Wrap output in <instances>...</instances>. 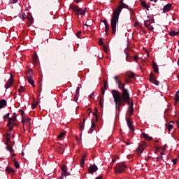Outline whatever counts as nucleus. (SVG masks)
<instances>
[{"label":"nucleus","instance_id":"f257e3e1","mask_svg":"<svg viewBox=\"0 0 179 179\" xmlns=\"http://www.w3.org/2000/svg\"><path fill=\"white\" fill-rule=\"evenodd\" d=\"M124 8L129 9V6L124 3V0H121L120 1V5L115 9H113V13L110 20L112 34H115V33H117V26H118L120 15H121V10Z\"/></svg>","mask_w":179,"mask_h":179},{"label":"nucleus","instance_id":"f03ea898","mask_svg":"<svg viewBox=\"0 0 179 179\" xmlns=\"http://www.w3.org/2000/svg\"><path fill=\"white\" fill-rule=\"evenodd\" d=\"M116 83L118 85V87L122 90V93L117 90H113L111 91L113 97L115 96H118L120 99H126L127 100H131V95L128 89L125 88V83H122L121 81L116 80Z\"/></svg>","mask_w":179,"mask_h":179},{"label":"nucleus","instance_id":"7ed1b4c3","mask_svg":"<svg viewBox=\"0 0 179 179\" xmlns=\"http://www.w3.org/2000/svg\"><path fill=\"white\" fill-rule=\"evenodd\" d=\"M113 99L115 104L116 111H117V114H119L120 111L121 110L120 107L125 106V104H129V99L121 98V96H119V95L113 96Z\"/></svg>","mask_w":179,"mask_h":179},{"label":"nucleus","instance_id":"20e7f679","mask_svg":"<svg viewBox=\"0 0 179 179\" xmlns=\"http://www.w3.org/2000/svg\"><path fill=\"white\" fill-rule=\"evenodd\" d=\"M70 9H71V10H73L74 12V13L76 16H79V15H80L81 16H83L86 13L87 8H85V10H83V9L80 8L79 7V6L71 4Z\"/></svg>","mask_w":179,"mask_h":179},{"label":"nucleus","instance_id":"39448f33","mask_svg":"<svg viewBox=\"0 0 179 179\" xmlns=\"http://www.w3.org/2000/svg\"><path fill=\"white\" fill-rule=\"evenodd\" d=\"M125 169H127V165L124 163H119L115 166V172L116 174H121L125 171Z\"/></svg>","mask_w":179,"mask_h":179},{"label":"nucleus","instance_id":"423d86ee","mask_svg":"<svg viewBox=\"0 0 179 179\" xmlns=\"http://www.w3.org/2000/svg\"><path fill=\"white\" fill-rule=\"evenodd\" d=\"M26 75L29 83H30V85H31L33 87H36V85L34 84V80H33V71L31 70H28L26 73Z\"/></svg>","mask_w":179,"mask_h":179},{"label":"nucleus","instance_id":"0eeeda50","mask_svg":"<svg viewBox=\"0 0 179 179\" xmlns=\"http://www.w3.org/2000/svg\"><path fill=\"white\" fill-rule=\"evenodd\" d=\"M61 169H62V176L59 178V179H64V177H68V176L71 175L66 170V166L63 165Z\"/></svg>","mask_w":179,"mask_h":179},{"label":"nucleus","instance_id":"6e6552de","mask_svg":"<svg viewBox=\"0 0 179 179\" xmlns=\"http://www.w3.org/2000/svg\"><path fill=\"white\" fill-rule=\"evenodd\" d=\"M13 82H14V80H13V74H12V73H10V77L9 80L7 81V83H6V85H5L6 89H9V87H10L11 86H13Z\"/></svg>","mask_w":179,"mask_h":179},{"label":"nucleus","instance_id":"1a4fd4ad","mask_svg":"<svg viewBox=\"0 0 179 179\" xmlns=\"http://www.w3.org/2000/svg\"><path fill=\"white\" fill-rule=\"evenodd\" d=\"M97 170H99V168L97 167V166L96 165H91L89 168H88V171L90 174H93L94 173H96V171H97Z\"/></svg>","mask_w":179,"mask_h":179},{"label":"nucleus","instance_id":"9d476101","mask_svg":"<svg viewBox=\"0 0 179 179\" xmlns=\"http://www.w3.org/2000/svg\"><path fill=\"white\" fill-rule=\"evenodd\" d=\"M9 143H10V138H6V150H8V152H10V153H12V152H13V149L12 148H10V145H9Z\"/></svg>","mask_w":179,"mask_h":179},{"label":"nucleus","instance_id":"9b49d317","mask_svg":"<svg viewBox=\"0 0 179 179\" xmlns=\"http://www.w3.org/2000/svg\"><path fill=\"white\" fill-rule=\"evenodd\" d=\"M55 150L57 152V153H59V155H62V153L65 152V148H63L61 147V145H57L55 146Z\"/></svg>","mask_w":179,"mask_h":179},{"label":"nucleus","instance_id":"f8f14e48","mask_svg":"<svg viewBox=\"0 0 179 179\" xmlns=\"http://www.w3.org/2000/svg\"><path fill=\"white\" fill-rule=\"evenodd\" d=\"M170 10H171V3H168L164 6V8H163L164 13L170 12Z\"/></svg>","mask_w":179,"mask_h":179},{"label":"nucleus","instance_id":"ddd939ff","mask_svg":"<svg viewBox=\"0 0 179 179\" xmlns=\"http://www.w3.org/2000/svg\"><path fill=\"white\" fill-rule=\"evenodd\" d=\"M23 123L27 124V125H30V121L31 119L24 115V112H23Z\"/></svg>","mask_w":179,"mask_h":179},{"label":"nucleus","instance_id":"4468645a","mask_svg":"<svg viewBox=\"0 0 179 179\" xmlns=\"http://www.w3.org/2000/svg\"><path fill=\"white\" fill-rule=\"evenodd\" d=\"M129 113L130 115H132L134 114V102H131V99H129Z\"/></svg>","mask_w":179,"mask_h":179},{"label":"nucleus","instance_id":"2eb2a0df","mask_svg":"<svg viewBox=\"0 0 179 179\" xmlns=\"http://www.w3.org/2000/svg\"><path fill=\"white\" fill-rule=\"evenodd\" d=\"M143 150H145V148H143V146L139 145L136 149V152L138 156H141L142 153H143Z\"/></svg>","mask_w":179,"mask_h":179},{"label":"nucleus","instance_id":"dca6fc26","mask_svg":"<svg viewBox=\"0 0 179 179\" xmlns=\"http://www.w3.org/2000/svg\"><path fill=\"white\" fill-rule=\"evenodd\" d=\"M127 122L129 129L134 132L135 129H134V125L132 124V122H131V119H127Z\"/></svg>","mask_w":179,"mask_h":179},{"label":"nucleus","instance_id":"f3484780","mask_svg":"<svg viewBox=\"0 0 179 179\" xmlns=\"http://www.w3.org/2000/svg\"><path fill=\"white\" fill-rule=\"evenodd\" d=\"M152 68L154 72H155L156 73H159V66H157V64H156V62H152Z\"/></svg>","mask_w":179,"mask_h":179},{"label":"nucleus","instance_id":"a211bd4d","mask_svg":"<svg viewBox=\"0 0 179 179\" xmlns=\"http://www.w3.org/2000/svg\"><path fill=\"white\" fill-rule=\"evenodd\" d=\"M6 171H7V173H8V174H15V170L12 168H10V166H7L6 168Z\"/></svg>","mask_w":179,"mask_h":179},{"label":"nucleus","instance_id":"6ab92c4d","mask_svg":"<svg viewBox=\"0 0 179 179\" xmlns=\"http://www.w3.org/2000/svg\"><path fill=\"white\" fill-rule=\"evenodd\" d=\"M3 107H6V100L2 99L0 101V110H2Z\"/></svg>","mask_w":179,"mask_h":179},{"label":"nucleus","instance_id":"aec40b11","mask_svg":"<svg viewBox=\"0 0 179 179\" xmlns=\"http://www.w3.org/2000/svg\"><path fill=\"white\" fill-rule=\"evenodd\" d=\"M142 136L145 139V141H152L153 139V137L149 136L146 133H143Z\"/></svg>","mask_w":179,"mask_h":179},{"label":"nucleus","instance_id":"412c9836","mask_svg":"<svg viewBox=\"0 0 179 179\" xmlns=\"http://www.w3.org/2000/svg\"><path fill=\"white\" fill-rule=\"evenodd\" d=\"M32 59L34 64H37V62H38V56L37 55V52H34V55L32 56Z\"/></svg>","mask_w":179,"mask_h":179},{"label":"nucleus","instance_id":"4be33fe9","mask_svg":"<svg viewBox=\"0 0 179 179\" xmlns=\"http://www.w3.org/2000/svg\"><path fill=\"white\" fill-rule=\"evenodd\" d=\"M152 23H153V20H152V19L147 20L144 21V24H145V27L150 26L152 24Z\"/></svg>","mask_w":179,"mask_h":179},{"label":"nucleus","instance_id":"5701e85b","mask_svg":"<svg viewBox=\"0 0 179 179\" xmlns=\"http://www.w3.org/2000/svg\"><path fill=\"white\" fill-rule=\"evenodd\" d=\"M85 122H86V119H83V123H79V129L80 131H83L85 129Z\"/></svg>","mask_w":179,"mask_h":179},{"label":"nucleus","instance_id":"b1692460","mask_svg":"<svg viewBox=\"0 0 179 179\" xmlns=\"http://www.w3.org/2000/svg\"><path fill=\"white\" fill-rule=\"evenodd\" d=\"M133 58L134 57L130 55L129 53H126V61H127V62H131Z\"/></svg>","mask_w":179,"mask_h":179},{"label":"nucleus","instance_id":"393cba45","mask_svg":"<svg viewBox=\"0 0 179 179\" xmlns=\"http://www.w3.org/2000/svg\"><path fill=\"white\" fill-rule=\"evenodd\" d=\"M173 125H174V122L173 121H171L168 125L166 126V128L169 129V131H170L171 130L173 129Z\"/></svg>","mask_w":179,"mask_h":179},{"label":"nucleus","instance_id":"a878e982","mask_svg":"<svg viewBox=\"0 0 179 179\" xmlns=\"http://www.w3.org/2000/svg\"><path fill=\"white\" fill-rule=\"evenodd\" d=\"M141 6L147 10H149V8H150V6L148 5L145 1H141Z\"/></svg>","mask_w":179,"mask_h":179},{"label":"nucleus","instance_id":"bb28decb","mask_svg":"<svg viewBox=\"0 0 179 179\" xmlns=\"http://www.w3.org/2000/svg\"><path fill=\"white\" fill-rule=\"evenodd\" d=\"M15 120H16V117H14L13 118L9 117L7 126L10 127V125H12V121H15Z\"/></svg>","mask_w":179,"mask_h":179},{"label":"nucleus","instance_id":"cd10ccee","mask_svg":"<svg viewBox=\"0 0 179 179\" xmlns=\"http://www.w3.org/2000/svg\"><path fill=\"white\" fill-rule=\"evenodd\" d=\"M175 101H176V104H178V101H179V91L176 92V93Z\"/></svg>","mask_w":179,"mask_h":179},{"label":"nucleus","instance_id":"c85d7f7f","mask_svg":"<svg viewBox=\"0 0 179 179\" xmlns=\"http://www.w3.org/2000/svg\"><path fill=\"white\" fill-rule=\"evenodd\" d=\"M156 79V76H155V74H153V73H151L150 75V82H153V80H155Z\"/></svg>","mask_w":179,"mask_h":179},{"label":"nucleus","instance_id":"c756f323","mask_svg":"<svg viewBox=\"0 0 179 179\" xmlns=\"http://www.w3.org/2000/svg\"><path fill=\"white\" fill-rule=\"evenodd\" d=\"M108 30H110V25L108 24H105V32L107 36V33H108Z\"/></svg>","mask_w":179,"mask_h":179},{"label":"nucleus","instance_id":"7c9ffc66","mask_svg":"<svg viewBox=\"0 0 179 179\" xmlns=\"http://www.w3.org/2000/svg\"><path fill=\"white\" fill-rule=\"evenodd\" d=\"M99 106L100 107H101V108H103V103H104V99H103V101H101V97H100V96H99Z\"/></svg>","mask_w":179,"mask_h":179},{"label":"nucleus","instance_id":"2f4dec72","mask_svg":"<svg viewBox=\"0 0 179 179\" xmlns=\"http://www.w3.org/2000/svg\"><path fill=\"white\" fill-rule=\"evenodd\" d=\"M127 78H129V79H132V78H135L134 73L127 75Z\"/></svg>","mask_w":179,"mask_h":179},{"label":"nucleus","instance_id":"473e14b6","mask_svg":"<svg viewBox=\"0 0 179 179\" xmlns=\"http://www.w3.org/2000/svg\"><path fill=\"white\" fill-rule=\"evenodd\" d=\"M64 135H65V132L60 133L59 135L57 136L58 139H62Z\"/></svg>","mask_w":179,"mask_h":179},{"label":"nucleus","instance_id":"72a5a7b5","mask_svg":"<svg viewBox=\"0 0 179 179\" xmlns=\"http://www.w3.org/2000/svg\"><path fill=\"white\" fill-rule=\"evenodd\" d=\"M19 112L20 113V115H21V122L23 123V110L21 109L19 110Z\"/></svg>","mask_w":179,"mask_h":179},{"label":"nucleus","instance_id":"f704fd0d","mask_svg":"<svg viewBox=\"0 0 179 179\" xmlns=\"http://www.w3.org/2000/svg\"><path fill=\"white\" fill-rule=\"evenodd\" d=\"M151 83H153L154 85H156V86H159V81L157 80L156 79L151 81Z\"/></svg>","mask_w":179,"mask_h":179},{"label":"nucleus","instance_id":"c9c22d12","mask_svg":"<svg viewBox=\"0 0 179 179\" xmlns=\"http://www.w3.org/2000/svg\"><path fill=\"white\" fill-rule=\"evenodd\" d=\"M147 29H148V30H150V31H153V26H152L151 25V24H150V25H148V27H147Z\"/></svg>","mask_w":179,"mask_h":179},{"label":"nucleus","instance_id":"e433bc0d","mask_svg":"<svg viewBox=\"0 0 179 179\" xmlns=\"http://www.w3.org/2000/svg\"><path fill=\"white\" fill-rule=\"evenodd\" d=\"M103 48L104 52H106V54H108V49H107V46L106 45H104L103 46Z\"/></svg>","mask_w":179,"mask_h":179},{"label":"nucleus","instance_id":"4c0bfd02","mask_svg":"<svg viewBox=\"0 0 179 179\" xmlns=\"http://www.w3.org/2000/svg\"><path fill=\"white\" fill-rule=\"evenodd\" d=\"M169 36H177V33L176 32V31H172L169 32Z\"/></svg>","mask_w":179,"mask_h":179},{"label":"nucleus","instance_id":"58836bf2","mask_svg":"<svg viewBox=\"0 0 179 179\" xmlns=\"http://www.w3.org/2000/svg\"><path fill=\"white\" fill-rule=\"evenodd\" d=\"M15 169H19L20 167V165L19 164V162H15Z\"/></svg>","mask_w":179,"mask_h":179},{"label":"nucleus","instance_id":"ea45409f","mask_svg":"<svg viewBox=\"0 0 179 179\" xmlns=\"http://www.w3.org/2000/svg\"><path fill=\"white\" fill-rule=\"evenodd\" d=\"M28 20L29 21V23L31 24V23H33V17H31V15H29L28 17Z\"/></svg>","mask_w":179,"mask_h":179},{"label":"nucleus","instance_id":"a19ab883","mask_svg":"<svg viewBox=\"0 0 179 179\" xmlns=\"http://www.w3.org/2000/svg\"><path fill=\"white\" fill-rule=\"evenodd\" d=\"M97 111H99V110H98L97 108H95V112L93 113V115H94V117H96V121H97Z\"/></svg>","mask_w":179,"mask_h":179},{"label":"nucleus","instance_id":"79ce46f5","mask_svg":"<svg viewBox=\"0 0 179 179\" xmlns=\"http://www.w3.org/2000/svg\"><path fill=\"white\" fill-rule=\"evenodd\" d=\"M134 26L136 27H137V26H138L139 27H141V29H142V26H141V24L138 21L135 22Z\"/></svg>","mask_w":179,"mask_h":179},{"label":"nucleus","instance_id":"37998d69","mask_svg":"<svg viewBox=\"0 0 179 179\" xmlns=\"http://www.w3.org/2000/svg\"><path fill=\"white\" fill-rule=\"evenodd\" d=\"M80 34H82L81 31H79L77 32L76 36L78 37V38H80Z\"/></svg>","mask_w":179,"mask_h":179},{"label":"nucleus","instance_id":"c03bdc74","mask_svg":"<svg viewBox=\"0 0 179 179\" xmlns=\"http://www.w3.org/2000/svg\"><path fill=\"white\" fill-rule=\"evenodd\" d=\"M37 106H38V103H37V102L32 103V108L34 109L36 108V107H37Z\"/></svg>","mask_w":179,"mask_h":179},{"label":"nucleus","instance_id":"a18cd8bd","mask_svg":"<svg viewBox=\"0 0 179 179\" xmlns=\"http://www.w3.org/2000/svg\"><path fill=\"white\" fill-rule=\"evenodd\" d=\"M91 127H92V129L96 128V123L93 120H92V125H91Z\"/></svg>","mask_w":179,"mask_h":179},{"label":"nucleus","instance_id":"49530a36","mask_svg":"<svg viewBox=\"0 0 179 179\" xmlns=\"http://www.w3.org/2000/svg\"><path fill=\"white\" fill-rule=\"evenodd\" d=\"M80 166L81 167H83L85 166V159L80 160Z\"/></svg>","mask_w":179,"mask_h":179},{"label":"nucleus","instance_id":"de8ad7c7","mask_svg":"<svg viewBox=\"0 0 179 179\" xmlns=\"http://www.w3.org/2000/svg\"><path fill=\"white\" fill-rule=\"evenodd\" d=\"M78 96H79V94H76L75 96H74V101L76 103L78 102Z\"/></svg>","mask_w":179,"mask_h":179},{"label":"nucleus","instance_id":"09e8293b","mask_svg":"<svg viewBox=\"0 0 179 179\" xmlns=\"http://www.w3.org/2000/svg\"><path fill=\"white\" fill-rule=\"evenodd\" d=\"M78 96H79V94H76L75 96H74V101L76 103L78 102Z\"/></svg>","mask_w":179,"mask_h":179},{"label":"nucleus","instance_id":"8fccbe9b","mask_svg":"<svg viewBox=\"0 0 179 179\" xmlns=\"http://www.w3.org/2000/svg\"><path fill=\"white\" fill-rule=\"evenodd\" d=\"M103 85H104V86H103V87H104L103 90H107V82L104 81V82H103Z\"/></svg>","mask_w":179,"mask_h":179},{"label":"nucleus","instance_id":"3c124183","mask_svg":"<svg viewBox=\"0 0 179 179\" xmlns=\"http://www.w3.org/2000/svg\"><path fill=\"white\" fill-rule=\"evenodd\" d=\"M134 59L135 62H138V59H139V57L138 56L135 55L134 57Z\"/></svg>","mask_w":179,"mask_h":179},{"label":"nucleus","instance_id":"603ef678","mask_svg":"<svg viewBox=\"0 0 179 179\" xmlns=\"http://www.w3.org/2000/svg\"><path fill=\"white\" fill-rule=\"evenodd\" d=\"M99 45H103V46L105 45L104 42H103V39L99 40Z\"/></svg>","mask_w":179,"mask_h":179},{"label":"nucleus","instance_id":"864d4df0","mask_svg":"<svg viewBox=\"0 0 179 179\" xmlns=\"http://www.w3.org/2000/svg\"><path fill=\"white\" fill-rule=\"evenodd\" d=\"M9 115H10V113H7L6 115L3 116V120H6V118H8Z\"/></svg>","mask_w":179,"mask_h":179},{"label":"nucleus","instance_id":"5fc2aeb1","mask_svg":"<svg viewBox=\"0 0 179 179\" xmlns=\"http://www.w3.org/2000/svg\"><path fill=\"white\" fill-rule=\"evenodd\" d=\"M17 2V0H10L9 3H16Z\"/></svg>","mask_w":179,"mask_h":179},{"label":"nucleus","instance_id":"6e6d98bb","mask_svg":"<svg viewBox=\"0 0 179 179\" xmlns=\"http://www.w3.org/2000/svg\"><path fill=\"white\" fill-rule=\"evenodd\" d=\"M79 90H80V87H77L76 91V94H79Z\"/></svg>","mask_w":179,"mask_h":179},{"label":"nucleus","instance_id":"4d7b16f0","mask_svg":"<svg viewBox=\"0 0 179 179\" xmlns=\"http://www.w3.org/2000/svg\"><path fill=\"white\" fill-rule=\"evenodd\" d=\"M87 157V155L86 154H83V156H82V160H85V159Z\"/></svg>","mask_w":179,"mask_h":179},{"label":"nucleus","instance_id":"13d9d810","mask_svg":"<svg viewBox=\"0 0 179 179\" xmlns=\"http://www.w3.org/2000/svg\"><path fill=\"white\" fill-rule=\"evenodd\" d=\"M19 93H22L23 92V87L21 85L20 88L18 90Z\"/></svg>","mask_w":179,"mask_h":179},{"label":"nucleus","instance_id":"bf43d9fd","mask_svg":"<svg viewBox=\"0 0 179 179\" xmlns=\"http://www.w3.org/2000/svg\"><path fill=\"white\" fill-rule=\"evenodd\" d=\"M172 162L173 163V164H177V159H173Z\"/></svg>","mask_w":179,"mask_h":179},{"label":"nucleus","instance_id":"052dcab7","mask_svg":"<svg viewBox=\"0 0 179 179\" xmlns=\"http://www.w3.org/2000/svg\"><path fill=\"white\" fill-rule=\"evenodd\" d=\"M101 22H102V23H104V24H107V20H101Z\"/></svg>","mask_w":179,"mask_h":179},{"label":"nucleus","instance_id":"680f3d73","mask_svg":"<svg viewBox=\"0 0 179 179\" xmlns=\"http://www.w3.org/2000/svg\"><path fill=\"white\" fill-rule=\"evenodd\" d=\"M93 96H94V92H92V93L90 95V99H93Z\"/></svg>","mask_w":179,"mask_h":179},{"label":"nucleus","instance_id":"e2e57ef3","mask_svg":"<svg viewBox=\"0 0 179 179\" xmlns=\"http://www.w3.org/2000/svg\"><path fill=\"white\" fill-rule=\"evenodd\" d=\"M159 149H160L159 147H156L155 153H157V152H159Z\"/></svg>","mask_w":179,"mask_h":179},{"label":"nucleus","instance_id":"0e129e2a","mask_svg":"<svg viewBox=\"0 0 179 179\" xmlns=\"http://www.w3.org/2000/svg\"><path fill=\"white\" fill-rule=\"evenodd\" d=\"M160 159H163V157L160 156V157H157V162H159V160H160Z\"/></svg>","mask_w":179,"mask_h":179},{"label":"nucleus","instance_id":"69168bd1","mask_svg":"<svg viewBox=\"0 0 179 179\" xmlns=\"http://www.w3.org/2000/svg\"><path fill=\"white\" fill-rule=\"evenodd\" d=\"M13 129V127H9L8 132H11V131Z\"/></svg>","mask_w":179,"mask_h":179},{"label":"nucleus","instance_id":"338daca9","mask_svg":"<svg viewBox=\"0 0 179 179\" xmlns=\"http://www.w3.org/2000/svg\"><path fill=\"white\" fill-rule=\"evenodd\" d=\"M114 163H115V159H113L112 162L110 163L111 166H113V164H114Z\"/></svg>","mask_w":179,"mask_h":179},{"label":"nucleus","instance_id":"774afa93","mask_svg":"<svg viewBox=\"0 0 179 179\" xmlns=\"http://www.w3.org/2000/svg\"><path fill=\"white\" fill-rule=\"evenodd\" d=\"M103 178V175H101L100 176L96 177L95 179H101Z\"/></svg>","mask_w":179,"mask_h":179}]
</instances>
